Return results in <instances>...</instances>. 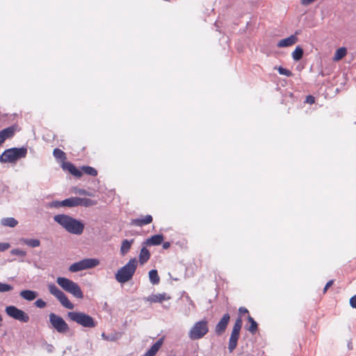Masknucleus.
Wrapping results in <instances>:
<instances>
[{"label": "nucleus", "mask_w": 356, "mask_h": 356, "mask_svg": "<svg viewBox=\"0 0 356 356\" xmlns=\"http://www.w3.org/2000/svg\"><path fill=\"white\" fill-rule=\"evenodd\" d=\"M49 207L50 208H58L60 207H63V205L62 204V201L54 200L49 204Z\"/></svg>", "instance_id": "c9c22d12"}, {"label": "nucleus", "mask_w": 356, "mask_h": 356, "mask_svg": "<svg viewBox=\"0 0 356 356\" xmlns=\"http://www.w3.org/2000/svg\"><path fill=\"white\" fill-rule=\"evenodd\" d=\"M242 325L243 321L241 316H238L235 321L229 339L228 350L229 353L233 352V350L236 348L237 346Z\"/></svg>", "instance_id": "9d476101"}, {"label": "nucleus", "mask_w": 356, "mask_h": 356, "mask_svg": "<svg viewBox=\"0 0 356 356\" xmlns=\"http://www.w3.org/2000/svg\"><path fill=\"white\" fill-rule=\"evenodd\" d=\"M248 321L250 323V327H246L247 330H248L252 334L256 333L258 328L257 323L250 316H248Z\"/></svg>", "instance_id": "c85d7f7f"}, {"label": "nucleus", "mask_w": 356, "mask_h": 356, "mask_svg": "<svg viewBox=\"0 0 356 356\" xmlns=\"http://www.w3.org/2000/svg\"><path fill=\"white\" fill-rule=\"evenodd\" d=\"M10 247V244L8 243H0V252L8 250Z\"/></svg>", "instance_id": "58836bf2"}, {"label": "nucleus", "mask_w": 356, "mask_h": 356, "mask_svg": "<svg viewBox=\"0 0 356 356\" xmlns=\"http://www.w3.org/2000/svg\"><path fill=\"white\" fill-rule=\"evenodd\" d=\"M67 316L72 321L86 328H93L97 325L93 317L82 312H69Z\"/></svg>", "instance_id": "7ed1b4c3"}, {"label": "nucleus", "mask_w": 356, "mask_h": 356, "mask_svg": "<svg viewBox=\"0 0 356 356\" xmlns=\"http://www.w3.org/2000/svg\"><path fill=\"white\" fill-rule=\"evenodd\" d=\"M297 34L298 32H296L294 35H291L289 37L280 40L277 44V47H287L296 44L298 42Z\"/></svg>", "instance_id": "4468645a"}, {"label": "nucleus", "mask_w": 356, "mask_h": 356, "mask_svg": "<svg viewBox=\"0 0 356 356\" xmlns=\"http://www.w3.org/2000/svg\"><path fill=\"white\" fill-rule=\"evenodd\" d=\"M76 193H79V195H88V196L91 195V194L90 193H88L87 191H86L85 189H79Z\"/></svg>", "instance_id": "a19ab883"}, {"label": "nucleus", "mask_w": 356, "mask_h": 356, "mask_svg": "<svg viewBox=\"0 0 356 356\" xmlns=\"http://www.w3.org/2000/svg\"><path fill=\"white\" fill-rule=\"evenodd\" d=\"M170 297L165 293L152 294L147 298V301L151 302H161L163 300H170Z\"/></svg>", "instance_id": "f3484780"}, {"label": "nucleus", "mask_w": 356, "mask_h": 356, "mask_svg": "<svg viewBox=\"0 0 356 356\" xmlns=\"http://www.w3.org/2000/svg\"><path fill=\"white\" fill-rule=\"evenodd\" d=\"M6 313L10 317L15 320L19 321L22 323H28L29 321V316L23 310L18 309L15 306H8L5 309Z\"/></svg>", "instance_id": "9b49d317"}, {"label": "nucleus", "mask_w": 356, "mask_h": 356, "mask_svg": "<svg viewBox=\"0 0 356 356\" xmlns=\"http://www.w3.org/2000/svg\"><path fill=\"white\" fill-rule=\"evenodd\" d=\"M49 321L51 328L59 334H66L70 331V327L65 321L59 315L54 313L49 314Z\"/></svg>", "instance_id": "6e6552de"}, {"label": "nucleus", "mask_w": 356, "mask_h": 356, "mask_svg": "<svg viewBox=\"0 0 356 356\" xmlns=\"http://www.w3.org/2000/svg\"><path fill=\"white\" fill-rule=\"evenodd\" d=\"M26 154L27 148L25 147L7 149L0 156V162L2 163H15L17 160L25 158Z\"/></svg>", "instance_id": "39448f33"}, {"label": "nucleus", "mask_w": 356, "mask_h": 356, "mask_svg": "<svg viewBox=\"0 0 356 356\" xmlns=\"http://www.w3.org/2000/svg\"><path fill=\"white\" fill-rule=\"evenodd\" d=\"M63 207H75L79 206V197H72L62 200Z\"/></svg>", "instance_id": "4be33fe9"}, {"label": "nucleus", "mask_w": 356, "mask_h": 356, "mask_svg": "<svg viewBox=\"0 0 356 356\" xmlns=\"http://www.w3.org/2000/svg\"><path fill=\"white\" fill-rule=\"evenodd\" d=\"M303 49L300 46H297L295 50L292 52V58L295 61L300 60L303 56Z\"/></svg>", "instance_id": "cd10ccee"}, {"label": "nucleus", "mask_w": 356, "mask_h": 356, "mask_svg": "<svg viewBox=\"0 0 356 356\" xmlns=\"http://www.w3.org/2000/svg\"><path fill=\"white\" fill-rule=\"evenodd\" d=\"M347 54V49L346 47H340L337 49L333 60L338 61L342 59Z\"/></svg>", "instance_id": "bb28decb"}, {"label": "nucleus", "mask_w": 356, "mask_h": 356, "mask_svg": "<svg viewBox=\"0 0 356 356\" xmlns=\"http://www.w3.org/2000/svg\"><path fill=\"white\" fill-rule=\"evenodd\" d=\"M53 348H54V347L52 345H51V344L47 345V350L49 352H51Z\"/></svg>", "instance_id": "de8ad7c7"}, {"label": "nucleus", "mask_w": 356, "mask_h": 356, "mask_svg": "<svg viewBox=\"0 0 356 356\" xmlns=\"http://www.w3.org/2000/svg\"><path fill=\"white\" fill-rule=\"evenodd\" d=\"M15 129L13 127H9L0 131V145L6 139L12 138L15 134Z\"/></svg>", "instance_id": "2eb2a0df"}, {"label": "nucleus", "mask_w": 356, "mask_h": 356, "mask_svg": "<svg viewBox=\"0 0 356 356\" xmlns=\"http://www.w3.org/2000/svg\"><path fill=\"white\" fill-rule=\"evenodd\" d=\"M13 289V286L8 284H4V283L0 282V292L1 293L10 291Z\"/></svg>", "instance_id": "72a5a7b5"}, {"label": "nucleus", "mask_w": 356, "mask_h": 356, "mask_svg": "<svg viewBox=\"0 0 356 356\" xmlns=\"http://www.w3.org/2000/svg\"><path fill=\"white\" fill-rule=\"evenodd\" d=\"M209 323L206 319L195 322L188 331V338L192 341L202 339L209 332Z\"/></svg>", "instance_id": "423d86ee"}, {"label": "nucleus", "mask_w": 356, "mask_h": 356, "mask_svg": "<svg viewBox=\"0 0 356 356\" xmlns=\"http://www.w3.org/2000/svg\"><path fill=\"white\" fill-rule=\"evenodd\" d=\"M150 258L149 251L146 247H143L139 253V262L140 265H144Z\"/></svg>", "instance_id": "412c9836"}, {"label": "nucleus", "mask_w": 356, "mask_h": 356, "mask_svg": "<svg viewBox=\"0 0 356 356\" xmlns=\"http://www.w3.org/2000/svg\"><path fill=\"white\" fill-rule=\"evenodd\" d=\"M307 102L309 104H313L314 102V97L312 96H308L307 97Z\"/></svg>", "instance_id": "a18cd8bd"}, {"label": "nucleus", "mask_w": 356, "mask_h": 356, "mask_svg": "<svg viewBox=\"0 0 356 356\" xmlns=\"http://www.w3.org/2000/svg\"><path fill=\"white\" fill-rule=\"evenodd\" d=\"M316 0H302L301 1V3L303 6H308V5L311 4L312 3H313Z\"/></svg>", "instance_id": "37998d69"}, {"label": "nucleus", "mask_w": 356, "mask_h": 356, "mask_svg": "<svg viewBox=\"0 0 356 356\" xmlns=\"http://www.w3.org/2000/svg\"><path fill=\"white\" fill-rule=\"evenodd\" d=\"M277 70L279 74L290 77L293 75V73L288 69L284 68L281 66L275 67Z\"/></svg>", "instance_id": "473e14b6"}, {"label": "nucleus", "mask_w": 356, "mask_h": 356, "mask_svg": "<svg viewBox=\"0 0 356 356\" xmlns=\"http://www.w3.org/2000/svg\"><path fill=\"white\" fill-rule=\"evenodd\" d=\"M81 170L86 175H90L92 177H95L97 175V171L94 168H92L91 166L83 165L81 167Z\"/></svg>", "instance_id": "2f4dec72"}, {"label": "nucleus", "mask_w": 356, "mask_h": 356, "mask_svg": "<svg viewBox=\"0 0 356 356\" xmlns=\"http://www.w3.org/2000/svg\"><path fill=\"white\" fill-rule=\"evenodd\" d=\"M20 296L26 300L32 301L38 296V293L31 290H23L19 293Z\"/></svg>", "instance_id": "aec40b11"}, {"label": "nucleus", "mask_w": 356, "mask_h": 356, "mask_svg": "<svg viewBox=\"0 0 356 356\" xmlns=\"http://www.w3.org/2000/svg\"><path fill=\"white\" fill-rule=\"evenodd\" d=\"M11 254L13 255H17V256H21V257H25L26 255V252L22 250L15 248L13 249L10 251Z\"/></svg>", "instance_id": "f704fd0d"}, {"label": "nucleus", "mask_w": 356, "mask_h": 356, "mask_svg": "<svg viewBox=\"0 0 356 356\" xmlns=\"http://www.w3.org/2000/svg\"><path fill=\"white\" fill-rule=\"evenodd\" d=\"M49 292L56 297L63 307L68 309H73L74 305L71 302L65 293L58 289L54 284L49 283L47 285Z\"/></svg>", "instance_id": "0eeeda50"}, {"label": "nucleus", "mask_w": 356, "mask_h": 356, "mask_svg": "<svg viewBox=\"0 0 356 356\" xmlns=\"http://www.w3.org/2000/svg\"><path fill=\"white\" fill-rule=\"evenodd\" d=\"M53 155L56 159H60L63 161V162L65 161L67 159L65 153L58 148H56L54 149Z\"/></svg>", "instance_id": "7c9ffc66"}, {"label": "nucleus", "mask_w": 356, "mask_h": 356, "mask_svg": "<svg viewBox=\"0 0 356 356\" xmlns=\"http://www.w3.org/2000/svg\"><path fill=\"white\" fill-rule=\"evenodd\" d=\"M35 305L38 307V308H44L46 307L47 305V303L46 302H44L42 299H38L35 302Z\"/></svg>", "instance_id": "4c0bfd02"}, {"label": "nucleus", "mask_w": 356, "mask_h": 356, "mask_svg": "<svg viewBox=\"0 0 356 356\" xmlns=\"http://www.w3.org/2000/svg\"><path fill=\"white\" fill-rule=\"evenodd\" d=\"M136 258L131 259L127 264L121 267L115 274V278L119 283H126L132 279L137 268Z\"/></svg>", "instance_id": "f03ea898"}, {"label": "nucleus", "mask_w": 356, "mask_h": 356, "mask_svg": "<svg viewBox=\"0 0 356 356\" xmlns=\"http://www.w3.org/2000/svg\"><path fill=\"white\" fill-rule=\"evenodd\" d=\"M56 283L63 290L72 294L74 297L78 299H82L83 298V293L81 287L74 281L65 277H58Z\"/></svg>", "instance_id": "20e7f679"}, {"label": "nucleus", "mask_w": 356, "mask_h": 356, "mask_svg": "<svg viewBox=\"0 0 356 356\" xmlns=\"http://www.w3.org/2000/svg\"><path fill=\"white\" fill-rule=\"evenodd\" d=\"M163 343V339H159L151 348L143 355V356H154L161 348Z\"/></svg>", "instance_id": "a211bd4d"}, {"label": "nucleus", "mask_w": 356, "mask_h": 356, "mask_svg": "<svg viewBox=\"0 0 356 356\" xmlns=\"http://www.w3.org/2000/svg\"><path fill=\"white\" fill-rule=\"evenodd\" d=\"M133 242V239L131 241L125 239L122 242L120 247V253L122 255H125L129 251Z\"/></svg>", "instance_id": "b1692460"}, {"label": "nucleus", "mask_w": 356, "mask_h": 356, "mask_svg": "<svg viewBox=\"0 0 356 356\" xmlns=\"http://www.w3.org/2000/svg\"><path fill=\"white\" fill-rule=\"evenodd\" d=\"M20 242L31 248H37L40 245V241L37 238H20Z\"/></svg>", "instance_id": "5701e85b"}, {"label": "nucleus", "mask_w": 356, "mask_h": 356, "mask_svg": "<svg viewBox=\"0 0 356 356\" xmlns=\"http://www.w3.org/2000/svg\"><path fill=\"white\" fill-rule=\"evenodd\" d=\"M102 337L103 339L108 341H114L116 340V337L115 335H106L104 332L102 334Z\"/></svg>", "instance_id": "e433bc0d"}, {"label": "nucleus", "mask_w": 356, "mask_h": 356, "mask_svg": "<svg viewBox=\"0 0 356 356\" xmlns=\"http://www.w3.org/2000/svg\"><path fill=\"white\" fill-rule=\"evenodd\" d=\"M350 305L353 308L356 309V295L350 298Z\"/></svg>", "instance_id": "ea45409f"}, {"label": "nucleus", "mask_w": 356, "mask_h": 356, "mask_svg": "<svg viewBox=\"0 0 356 356\" xmlns=\"http://www.w3.org/2000/svg\"><path fill=\"white\" fill-rule=\"evenodd\" d=\"M229 320L230 315L228 313H226L222 316L215 327V332L217 335H221L225 332Z\"/></svg>", "instance_id": "f8f14e48"}, {"label": "nucleus", "mask_w": 356, "mask_h": 356, "mask_svg": "<svg viewBox=\"0 0 356 356\" xmlns=\"http://www.w3.org/2000/svg\"><path fill=\"white\" fill-rule=\"evenodd\" d=\"M99 264V261L97 259H83L78 262L71 264L69 267V270L72 273H76L81 270L95 268Z\"/></svg>", "instance_id": "1a4fd4ad"}, {"label": "nucleus", "mask_w": 356, "mask_h": 356, "mask_svg": "<svg viewBox=\"0 0 356 356\" xmlns=\"http://www.w3.org/2000/svg\"><path fill=\"white\" fill-rule=\"evenodd\" d=\"M97 204L96 201L89 198L79 197V206H83L86 207L93 206Z\"/></svg>", "instance_id": "c756f323"}, {"label": "nucleus", "mask_w": 356, "mask_h": 356, "mask_svg": "<svg viewBox=\"0 0 356 356\" xmlns=\"http://www.w3.org/2000/svg\"><path fill=\"white\" fill-rule=\"evenodd\" d=\"M238 312L240 314L248 313V310L243 307H240Z\"/></svg>", "instance_id": "c03bdc74"}, {"label": "nucleus", "mask_w": 356, "mask_h": 356, "mask_svg": "<svg viewBox=\"0 0 356 356\" xmlns=\"http://www.w3.org/2000/svg\"><path fill=\"white\" fill-rule=\"evenodd\" d=\"M334 281L333 280H330L325 286L324 289H323V292L325 293L327 291V290L328 289L329 287H330L332 284H333Z\"/></svg>", "instance_id": "79ce46f5"}, {"label": "nucleus", "mask_w": 356, "mask_h": 356, "mask_svg": "<svg viewBox=\"0 0 356 356\" xmlns=\"http://www.w3.org/2000/svg\"><path fill=\"white\" fill-rule=\"evenodd\" d=\"M163 238L162 234H156L146 239L143 244L145 245H159L163 243Z\"/></svg>", "instance_id": "dca6fc26"}, {"label": "nucleus", "mask_w": 356, "mask_h": 356, "mask_svg": "<svg viewBox=\"0 0 356 356\" xmlns=\"http://www.w3.org/2000/svg\"><path fill=\"white\" fill-rule=\"evenodd\" d=\"M149 281L152 284H158L160 282V277L156 270H151L149 272Z\"/></svg>", "instance_id": "a878e982"}, {"label": "nucleus", "mask_w": 356, "mask_h": 356, "mask_svg": "<svg viewBox=\"0 0 356 356\" xmlns=\"http://www.w3.org/2000/svg\"><path fill=\"white\" fill-rule=\"evenodd\" d=\"M170 246V243L168 241L163 243V248L166 250L168 249Z\"/></svg>", "instance_id": "49530a36"}, {"label": "nucleus", "mask_w": 356, "mask_h": 356, "mask_svg": "<svg viewBox=\"0 0 356 356\" xmlns=\"http://www.w3.org/2000/svg\"><path fill=\"white\" fill-rule=\"evenodd\" d=\"M54 220L70 234L81 235L83 232L84 224L81 220L69 215H56L54 216Z\"/></svg>", "instance_id": "f257e3e1"}, {"label": "nucleus", "mask_w": 356, "mask_h": 356, "mask_svg": "<svg viewBox=\"0 0 356 356\" xmlns=\"http://www.w3.org/2000/svg\"><path fill=\"white\" fill-rule=\"evenodd\" d=\"M61 168L64 171H68L76 178H80L82 176V172L70 161H63L61 164Z\"/></svg>", "instance_id": "ddd939ff"}, {"label": "nucleus", "mask_w": 356, "mask_h": 356, "mask_svg": "<svg viewBox=\"0 0 356 356\" xmlns=\"http://www.w3.org/2000/svg\"><path fill=\"white\" fill-rule=\"evenodd\" d=\"M1 225L6 227H15L18 224L16 219L12 217L1 219Z\"/></svg>", "instance_id": "393cba45"}, {"label": "nucleus", "mask_w": 356, "mask_h": 356, "mask_svg": "<svg viewBox=\"0 0 356 356\" xmlns=\"http://www.w3.org/2000/svg\"><path fill=\"white\" fill-rule=\"evenodd\" d=\"M152 220L153 219L151 215H147L144 218L132 220L131 225L142 227L143 225L151 223Z\"/></svg>", "instance_id": "6ab92c4d"}]
</instances>
